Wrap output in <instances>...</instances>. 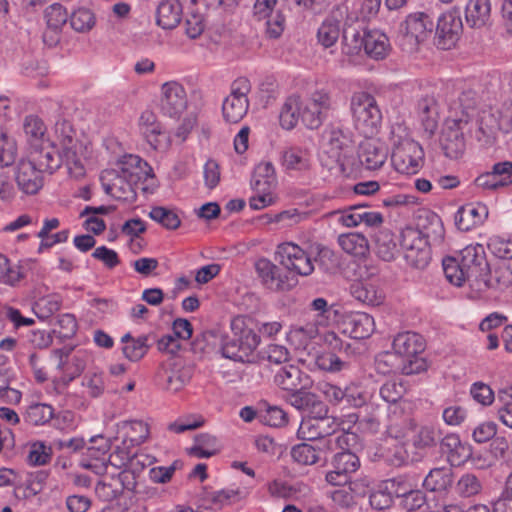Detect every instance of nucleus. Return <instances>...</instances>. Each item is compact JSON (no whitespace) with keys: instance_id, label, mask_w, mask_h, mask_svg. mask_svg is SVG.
Returning <instances> with one entry per match:
<instances>
[{"instance_id":"nucleus-1","label":"nucleus","mask_w":512,"mask_h":512,"mask_svg":"<svg viewBox=\"0 0 512 512\" xmlns=\"http://www.w3.org/2000/svg\"><path fill=\"white\" fill-rule=\"evenodd\" d=\"M55 135L57 155L51 149L31 152L28 157L36 162L43 174L44 172L52 173L64 164L71 177L81 178L85 174L84 146L78 140L76 132L68 121L63 120L56 123Z\"/></svg>"},{"instance_id":"nucleus-2","label":"nucleus","mask_w":512,"mask_h":512,"mask_svg":"<svg viewBox=\"0 0 512 512\" xmlns=\"http://www.w3.org/2000/svg\"><path fill=\"white\" fill-rule=\"evenodd\" d=\"M335 109V101L326 89H316L301 97L290 95L284 101L279 112L280 126L285 130L294 129L298 122L310 130H316Z\"/></svg>"},{"instance_id":"nucleus-3","label":"nucleus","mask_w":512,"mask_h":512,"mask_svg":"<svg viewBox=\"0 0 512 512\" xmlns=\"http://www.w3.org/2000/svg\"><path fill=\"white\" fill-rule=\"evenodd\" d=\"M153 178L152 168L139 156L124 155L115 167L102 171L100 180L104 191L116 200L132 203L140 181Z\"/></svg>"},{"instance_id":"nucleus-4","label":"nucleus","mask_w":512,"mask_h":512,"mask_svg":"<svg viewBox=\"0 0 512 512\" xmlns=\"http://www.w3.org/2000/svg\"><path fill=\"white\" fill-rule=\"evenodd\" d=\"M394 353H386L377 360L380 373L417 374L425 370V362L419 356L425 343L421 335L415 332L399 333L393 341Z\"/></svg>"},{"instance_id":"nucleus-5","label":"nucleus","mask_w":512,"mask_h":512,"mask_svg":"<svg viewBox=\"0 0 512 512\" xmlns=\"http://www.w3.org/2000/svg\"><path fill=\"white\" fill-rule=\"evenodd\" d=\"M392 145L391 161L401 174H416L422 167L424 153L422 147L410 137L404 123L395 122L390 129Z\"/></svg>"},{"instance_id":"nucleus-6","label":"nucleus","mask_w":512,"mask_h":512,"mask_svg":"<svg viewBox=\"0 0 512 512\" xmlns=\"http://www.w3.org/2000/svg\"><path fill=\"white\" fill-rule=\"evenodd\" d=\"M350 110L356 128L367 137L376 135L382 122V113L375 98L367 92H355Z\"/></svg>"},{"instance_id":"nucleus-7","label":"nucleus","mask_w":512,"mask_h":512,"mask_svg":"<svg viewBox=\"0 0 512 512\" xmlns=\"http://www.w3.org/2000/svg\"><path fill=\"white\" fill-rule=\"evenodd\" d=\"M322 148L323 152L342 170L353 164L355 145L348 130L337 126L327 128L323 133Z\"/></svg>"},{"instance_id":"nucleus-8","label":"nucleus","mask_w":512,"mask_h":512,"mask_svg":"<svg viewBox=\"0 0 512 512\" xmlns=\"http://www.w3.org/2000/svg\"><path fill=\"white\" fill-rule=\"evenodd\" d=\"M251 187L255 193L249 202L252 209L261 210L275 203L277 177L270 162H263L255 167Z\"/></svg>"},{"instance_id":"nucleus-9","label":"nucleus","mask_w":512,"mask_h":512,"mask_svg":"<svg viewBox=\"0 0 512 512\" xmlns=\"http://www.w3.org/2000/svg\"><path fill=\"white\" fill-rule=\"evenodd\" d=\"M434 27L433 20L423 12L412 13L400 24L397 40L402 49L412 53L425 41Z\"/></svg>"},{"instance_id":"nucleus-10","label":"nucleus","mask_w":512,"mask_h":512,"mask_svg":"<svg viewBox=\"0 0 512 512\" xmlns=\"http://www.w3.org/2000/svg\"><path fill=\"white\" fill-rule=\"evenodd\" d=\"M400 246L406 263L416 269H424L431 260V251L426 235L420 230L407 227L402 230Z\"/></svg>"},{"instance_id":"nucleus-11","label":"nucleus","mask_w":512,"mask_h":512,"mask_svg":"<svg viewBox=\"0 0 512 512\" xmlns=\"http://www.w3.org/2000/svg\"><path fill=\"white\" fill-rule=\"evenodd\" d=\"M250 91L251 83L247 78L240 77L232 82L230 94L222 104L223 117L227 122L238 123L247 114Z\"/></svg>"},{"instance_id":"nucleus-12","label":"nucleus","mask_w":512,"mask_h":512,"mask_svg":"<svg viewBox=\"0 0 512 512\" xmlns=\"http://www.w3.org/2000/svg\"><path fill=\"white\" fill-rule=\"evenodd\" d=\"M468 124V119L457 115H449L445 120L440 143L447 157L457 159L464 152V130Z\"/></svg>"},{"instance_id":"nucleus-13","label":"nucleus","mask_w":512,"mask_h":512,"mask_svg":"<svg viewBox=\"0 0 512 512\" xmlns=\"http://www.w3.org/2000/svg\"><path fill=\"white\" fill-rule=\"evenodd\" d=\"M254 268L262 285L270 291H289L297 283L294 277H290L267 258L256 260Z\"/></svg>"},{"instance_id":"nucleus-14","label":"nucleus","mask_w":512,"mask_h":512,"mask_svg":"<svg viewBox=\"0 0 512 512\" xmlns=\"http://www.w3.org/2000/svg\"><path fill=\"white\" fill-rule=\"evenodd\" d=\"M276 254L282 266L298 275L308 276L314 271L312 259L297 244L292 242L279 244Z\"/></svg>"},{"instance_id":"nucleus-15","label":"nucleus","mask_w":512,"mask_h":512,"mask_svg":"<svg viewBox=\"0 0 512 512\" xmlns=\"http://www.w3.org/2000/svg\"><path fill=\"white\" fill-rule=\"evenodd\" d=\"M188 107V97L185 88L177 81H169L161 86L160 109L163 114L180 117Z\"/></svg>"},{"instance_id":"nucleus-16","label":"nucleus","mask_w":512,"mask_h":512,"mask_svg":"<svg viewBox=\"0 0 512 512\" xmlns=\"http://www.w3.org/2000/svg\"><path fill=\"white\" fill-rule=\"evenodd\" d=\"M14 177L19 190L27 195L37 194L44 185L43 173L29 157L21 158L17 162Z\"/></svg>"},{"instance_id":"nucleus-17","label":"nucleus","mask_w":512,"mask_h":512,"mask_svg":"<svg viewBox=\"0 0 512 512\" xmlns=\"http://www.w3.org/2000/svg\"><path fill=\"white\" fill-rule=\"evenodd\" d=\"M138 127L142 136L154 150L166 151L170 147L171 138L162 130L154 112L143 111L139 117Z\"/></svg>"},{"instance_id":"nucleus-18","label":"nucleus","mask_w":512,"mask_h":512,"mask_svg":"<svg viewBox=\"0 0 512 512\" xmlns=\"http://www.w3.org/2000/svg\"><path fill=\"white\" fill-rule=\"evenodd\" d=\"M277 0H256L253 7L254 17L265 21L266 33L271 38H278L284 31L285 18L277 8Z\"/></svg>"},{"instance_id":"nucleus-19","label":"nucleus","mask_w":512,"mask_h":512,"mask_svg":"<svg viewBox=\"0 0 512 512\" xmlns=\"http://www.w3.org/2000/svg\"><path fill=\"white\" fill-rule=\"evenodd\" d=\"M91 446L87 447L82 455L79 465L93 471L95 474H103L106 471L108 461L107 453L110 449L109 441L101 435L90 439Z\"/></svg>"},{"instance_id":"nucleus-20","label":"nucleus","mask_w":512,"mask_h":512,"mask_svg":"<svg viewBox=\"0 0 512 512\" xmlns=\"http://www.w3.org/2000/svg\"><path fill=\"white\" fill-rule=\"evenodd\" d=\"M157 377L166 390L178 392L190 381L192 372L180 360L172 359L161 366Z\"/></svg>"},{"instance_id":"nucleus-21","label":"nucleus","mask_w":512,"mask_h":512,"mask_svg":"<svg viewBox=\"0 0 512 512\" xmlns=\"http://www.w3.org/2000/svg\"><path fill=\"white\" fill-rule=\"evenodd\" d=\"M321 422L324 438L320 441L318 450L334 451L336 448L343 449L349 445V434L345 433V427L334 417L328 415L317 416Z\"/></svg>"},{"instance_id":"nucleus-22","label":"nucleus","mask_w":512,"mask_h":512,"mask_svg":"<svg viewBox=\"0 0 512 512\" xmlns=\"http://www.w3.org/2000/svg\"><path fill=\"white\" fill-rule=\"evenodd\" d=\"M300 361L311 370L330 373L340 372L348 366L337 353L321 349L308 351L305 356H300Z\"/></svg>"},{"instance_id":"nucleus-23","label":"nucleus","mask_w":512,"mask_h":512,"mask_svg":"<svg viewBox=\"0 0 512 512\" xmlns=\"http://www.w3.org/2000/svg\"><path fill=\"white\" fill-rule=\"evenodd\" d=\"M375 330L374 318L364 312L346 314L341 322V331L353 339H365Z\"/></svg>"},{"instance_id":"nucleus-24","label":"nucleus","mask_w":512,"mask_h":512,"mask_svg":"<svg viewBox=\"0 0 512 512\" xmlns=\"http://www.w3.org/2000/svg\"><path fill=\"white\" fill-rule=\"evenodd\" d=\"M288 402L295 409L302 412L304 417L312 415L321 417L328 414L327 405L322 402L316 394L305 390V388H301L300 390L291 393L288 398Z\"/></svg>"},{"instance_id":"nucleus-25","label":"nucleus","mask_w":512,"mask_h":512,"mask_svg":"<svg viewBox=\"0 0 512 512\" xmlns=\"http://www.w3.org/2000/svg\"><path fill=\"white\" fill-rule=\"evenodd\" d=\"M488 214V207L485 204L468 203L457 211L455 223L460 230L469 231L482 225Z\"/></svg>"},{"instance_id":"nucleus-26","label":"nucleus","mask_w":512,"mask_h":512,"mask_svg":"<svg viewBox=\"0 0 512 512\" xmlns=\"http://www.w3.org/2000/svg\"><path fill=\"white\" fill-rule=\"evenodd\" d=\"M364 47L362 34L352 29L346 31L343 36L342 43V56L341 65L344 66H358L363 63L364 60Z\"/></svg>"},{"instance_id":"nucleus-27","label":"nucleus","mask_w":512,"mask_h":512,"mask_svg":"<svg viewBox=\"0 0 512 512\" xmlns=\"http://www.w3.org/2000/svg\"><path fill=\"white\" fill-rule=\"evenodd\" d=\"M462 29V21L459 15L454 12L442 14L437 22L436 34L439 38V45L442 48H449L457 39Z\"/></svg>"},{"instance_id":"nucleus-28","label":"nucleus","mask_w":512,"mask_h":512,"mask_svg":"<svg viewBox=\"0 0 512 512\" xmlns=\"http://www.w3.org/2000/svg\"><path fill=\"white\" fill-rule=\"evenodd\" d=\"M458 260L462 264L464 271H468V275H480L488 270L485 250L481 244H471L463 248Z\"/></svg>"},{"instance_id":"nucleus-29","label":"nucleus","mask_w":512,"mask_h":512,"mask_svg":"<svg viewBox=\"0 0 512 512\" xmlns=\"http://www.w3.org/2000/svg\"><path fill=\"white\" fill-rule=\"evenodd\" d=\"M387 156V149L377 140H366L360 147L359 158L366 169L377 170L381 168L386 162Z\"/></svg>"},{"instance_id":"nucleus-30","label":"nucleus","mask_w":512,"mask_h":512,"mask_svg":"<svg viewBox=\"0 0 512 512\" xmlns=\"http://www.w3.org/2000/svg\"><path fill=\"white\" fill-rule=\"evenodd\" d=\"M275 383L283 390L294 393L309 384V378L294 365L281 367L275 375Z\"/></svg>"},{"instance_id":"nucleus-31","label":"nucleus","mask_w":512,"mask_h":512,"mask_svg":"<svg viewBox=\"0 0 512 512\" xmlns=\"http://www.w3.org/2000/svg\"><path fill=\"white\" fill-rule=\"evenodd\" d=\"M136 447L123 439L108 456L109 464L118 469L135 470L138 464L143 468L145 464L140 461V456L135 451Z\"/></svg>"},{"instance_id":"nucleus-32","label":"nucleus","mask_w":512,"mask_h":512,"mask_svg":"<svg viewBox=\"0 0 512 512\" xmlns=\"http://www.w3.org/2000/svg\"><path fill=\"white\" fill-rule=\"evenodd\" d=\"M364 54L375 60L384 59L389 52V39L379 30H370L362 34Z\"/></svg>"},{"instance_id":"nucleus-33","label":"nucleus","mask_w":512,"mask_h":512,"mask_svg":"<svg viewBox=\"0 0 512 512\" xmlns=\"http://www.w3.org/2000/svg\"><path fill=\"white\" fill-rule=\"evenodd\" d=\"M281 164L287 171H306L310 168V151L301 146H290L283 150Z\"/></svg>"},{"instance_id":"nucleus-34","label":"nucleus","mask_w":512,"mask_h":512,"mask_svg":"<svg viewBox=\"0 0 512 512\" xmlns=\"http://www.w3.org/2000/svg\"><path fill=\"white\" fill-rule=\"evenodd\" d=\"M490 0H468L465 7V19L472 28H482L491 20Z\"/></svg>"},{"instance_id":"nucleus-35","label":"nucleus","mask_w":512,"mask_h":512,"mask_svg":"<svg viewBox=\"0 0 512 512\" xmlns=\"http://www.w3.org/2000/svg\"><path fill=\"white\" fill-rule=\"evenodd\" d=\"M386 487L390 490L393 497L404 498V506L413 505L419 506L425 502L422 493L415 490L413 485L408 483L402 478H394L386 480Z\"/></svg>"},{"instance_id":"nucleus-36","label":"nucleus","mask_w":512,"mask_h":512,"mask_svg":"<svg viewBox=\"0 0 512 512\" xmlns=\"http://www.w3.org/2000/svg\"><path fill=\"white\" fill-rule=\"evenodd\" d=\"M183 5L178 0H163L157 9V23L163 29H173L181 21Z\"/></svg>"},{"instance_id":"nucleus-37","label":"nucleus","mask_w":512,"mask_h":512,"mask_svg":"<svg viewBox=\"0 0 512 512\" xmlns=\"http://www.w3.org/2000/svg\"><path fill=\"white\" fill-rule=\"evenodd\" d=\"M338 244L345 253L356 258L365 257L369 252V242L361 233L341 234L338 236Z\"/></svg>"},{"instance_id":"nucleus-38","label":"nucleus","mask_w":512,"mask_h":512,"mask_svg":"<svg viewBox=\"0 0 512 512\" xmlns=\"http://www.w3.org/2000/svg\"><path fill=\"white\" fill-rule=\"evenodd\" d=\"M321 322V319H317L313 322L292 326L287 334L288 340L298 349L303 348L305 350L307 343L320 334L319 325Z\"/></svg>"},{"instance_id":"nucleus-39","label":"nucleus","mask_w":512,"mask_h":512,"mask_svg":"<svg viewBox=\"0 0 512 512\" xmlns=\"http://www.w3.org/2000/svg\"><path fill=\"white\" fill-rule=\"evenodd\" d=\"M231 329L234 336L238 337V342H240V347L244 355H247L258 347L260 337L252 329L245 326L243 317L233 318L231 321Z\"/></svg>"},{"instance_id":"nucleus-40","label":"nucleus","mask_w":512,"mask_h":512,"mask_svg":"<svg viewBox=\"0 0 512 512\" xmlns=\"http://www.w3.org/2000/svg\"><path fill=\"white\" fill-rule=\"evenodd\" d=\"M121 343L124 356L132 362L141 360L149 350L148 336L146 335L133 337L130 333H126L122 336Z\"/></svg>"},{"instance_id":"nucleus-41","label":"nucleus","mask_w":512,"mask_h":512,"mask_svg":"<svg viewBox=\"0 0 512 512\" xmlns=\"http://www.w3.org/2000/svg\"><path fill=\"white\" fill-rule=\"evenodd\" d=\"M418 116L426 131L433 133L438 124V105L434 97L426 96L418 101Z\"/></svg>"},{"instance_id":"nucleus-42","label":"nucleus","mask_w":512,"mask_h":512,"mask_svg":"<svg viewBox=\"0 0 512 512\" xmlns=\"http://www.w3.org/2000/svg\"><path fill=\"white\" fill-rule=\"evenodd\" d=\"M22 129L27 142L31 145L41 142L47 131L43 120L35 114H29L24 117Z\"/></svg>"},{"instance_id":"nucleus-43","label":"nucleus","mask_w":512,"mask_h":512,"mask_svg":"<svg viewBox=\"0 0 512 512\" xmlns=\"http://www.w3.org/2000/svg\"><path fill=\"white\" fill-rule=\"evenodd\" d=\"M477 103V96L473 90L461 92L457 100L450 104V115H457L469 120Z\"/></svg>"},{"instance_id":"nucleus-44","label":"nucleus","mask_w":512,"mask_h":512,"mask_svg":"<svg viewBox=\"0 0 512 512\" xmlns=\"http://www.w3.org/2000/svg\"><path fill=\"white\" fill-rule=\"evenodd\" d=\"M122 428L125 431L123 439L133 446L143 444L149 437L150 430L148 425L140 420L126 421L122 423Z\"/></svg>"},{"instance_id":"nucleus-45","label":"nucleus","mask_w":512,"mask_h":512,"mask_svg":"<svg viewBox=\"0 0 512 512\" xmlns=\"http://www.w3.org/2000/svg\"><path fill=\"white\" fill-rule=\"evenodd\" d=\"M501 406L498 409L499 420L512 429V384L502 386L497 392Z\"/></svg>"},{"instance_id":"nucleus-46","label":"nucleus","mask_w":512,"mask_h":512,"mask_svg":"<svg viewBox=\"0 0 512 512\" xmlns=\"http://www.w3.org/2000/svg\"><path fill=\"white\" fill-rule=\"evenodd\" d=\"M61 297L58 294H49L39 298L33 306L34 313L39 319H48L59 311Z\"/></svg>"},{"instance_id":"nucleus-47","label":"nucleus","mask_w":512,"mask_h":512,"mask_svg":"<svg viewBox=\"0 0 512 512\" xmlns=\"http://www.w3.org/2000/svg\"><path fill=\"white\" fill-rule=\"evenodd\" d=\"M454 489L459 497L469 498L482 491V483L476 475L465 473L458 479Z\"/></svg>"},{"instance_id":"nucleus-48","label":"nucleus","mask_w":512,"mask_h":512,"mask_svg":"<svg viewBox=\"0 0 512 512\" xmlns=\"http://www.w3.org/2000/svg\"><path fill=\"white\" fill-rule=\"evenodd\" d=\"M352 294L356 299L370 305H378L382 302V294L377 287L368 282H358L352 286Z\"/></svg>"},{"instance_id":"nucleus-49","label":"nucleus","mask_w":512,"mask_h":512,"mask_svg":"<svg viewBox=\"0 0 512 512\" xmlns=\"http://www.w3.org/2000/svg\"><path fill=\"white\" fill-rule=\"evenodd\" d=\"M491 120L490 116L477 120H472L470 117L467 126L471 136L480 143L489 144L493 138V126L489 124Z\"/></svg>"},{"instance_id":"nucleus-50","label":"nucleus","mask_w":512,"mask_h":512,"mask_svg":"<svg viewBox=\"0 0 512 512\" xmlns=\"http://www.w3.org/2000/svg\"><path fill=\"white\" fill-rule=\"evenodd\" d=\"M17 156L16 140L0 127V167H8L14 163Z\"/></svg>"},{"instance_id":"nucleus-51","label":"nucleus","mask_w":512,"mask_h":512,"mask_svg":"<svg viewBox=\"0 0 512 512\" xmlns=\"http://www.w3.org/2000/svg\"><path fill=\"white\" fill-rule=\"evenodd\" d=\"M340 36V24L333 19L325 20L317 31V39L321 46L330 48L336 44Z\"/></svg>"},{"instance_id":"nucleus-52","label":"nucleus","mask_w":512,"mask_h":512,"mask_svg":"<svg viewBox=\"0 0 512 512\" xmlns=\"http://www.w3.org/2000/svg\"><path fill=\"white\" fill-rule=\"evenodd\" d=\"M24 277V269L21 265L11 264L6 256L0 254V282L13 286Z\"/></svg>"},{"instance_id":"nucleus-53","label":"nucleus","mask_w":512,"mask_h":512,"mask_svg":"<svg viewBox=\"0 0 512 512\" xmlns=\"http://www.w3.org/2000/svg\"><path fill=\"white\" fill-rule=\"evenodd\" d=\"M88 355L85 351H77L70 359V362L65 365L62 361L59 367L63 370V381L65 384L72 381L75 377L80 375L85 369Z\"/></svg>"},{"instance_id":"nucleus-54","label":"nucleus","mask_w":512,"mask_h":512,"mask_svg":"<svg viewBox=\"0 0 512 512\" xmlns=\"http://www.w3.org/2000/svg\"><path fill=\"white\" fill-rule=\"evenodd\" d=\"M451 483L450 471L445 468L432 469L423 480V486L429 491H443Z\"/></svg>"},{"instance_id":"nucleus-55","label":"nucleus","mask_w":512,"mask_h":512,"mask_svg":"<svg viewBox=\"0 0 512 512\" xmlns=\"http://www.w3.org/2000/svg\"><path fill=\"white\" fill-rule=\"evenodd\" d=\"M321 422L317 415L303 417L298 428V437L302 440L313 441L316 439H323Z\"/></svg>"},{"instance_id":"nucleus-56","label":"nucleus","mask_w":512,"mask_h":512,"mask_svg":"<svg viewBox=\"0 0 512 512\" xmlns=\"http://www.w3.org/2000/svg\"><path fill=\"white\" fill-rule=\"evenodd\" d=\"M54 417L52 406L44 403L31 404L26 411V420L35 426L48 423Z\"/></svg>"},{"instance_id":"nucleus-57","label":"nucleus","mask_w":512,"mask_h":512,"mask_svg":"<svg viewBox=\"0 0 512 512\" xmlns=\"http://www.w3.org/2000/svg\"><path fill=\"white\" fill-rule=\"evenodd\" d=\"M332 467L350 476L351 473L358 470L360 467V461L354 453L346 450V447H344L333 457Z\"/></svg>"},{"instance_id":"nucleus-58","label":"nucleus","mask_w":512,"mask_h":512,"mask_svg":"<svg viewBox=\"0 0 512 512\" xmlns=\"http://www.w3.org/2000/svg\"><path fill=\"white\" fill-rule=\"evenodd\" d=\"M443 270L447 280L455 286H462L468 278V271H464L462 264L456 258L444 259Z\"/></svg>"},{"instance_id":"nucleus-59","label":"nucleus","mask_w":512,"mask_h":512,"mask_svg":"<svg viewBox=\"0 0 512 512\" xmlns=\"http://www.w3.org/2000/svg\"><path fill=\"white\" fill-rule=\"evenodd\" d=\"M149 216L166 229H177L181 224L178 214L174 210L166 207H153L149 212Z\"/></svg>"},{"instance_id":"nucleus-60","label":"nucleus","mask_w":512,"mask_h":512,"mask_svg":"<svg viewBox=\"0 0 512 512\" xmlns=\"http://www.w3.org/2000/svg\"><path fill=\"white\" fill-rule=\"evenodd\" d=\"M220 450L218 439L210 434H201L196 438L193 453L199 458H209Z\"/></svg>"},{"instance_id":"nucleus-61","label":"nucleus","mask_w":512,"mask_h":512,"mask_svg":"<svg viewBox=\"0 0 512 512\" xmlns=\"http://www.w3.org/2000/svg\"><path fill=\"white\" fill-rule=\"evenodd\" d=\"M70 25L77 32H88L95 25V16L87 8H78L70 17Z\"/></svg>"},{"instance_id":"nucleus-62","label":"nucleus","mask_w":512,"mask_h":512,"mask_svg":"<svg viewBox=\"0 0 512 512\" xmlns=\"http://www.w3.org/2000/svg\"><path fill=\"white\" fill-rule=\"evenodd\" d=\"M465 283H467L469 287V298H483L490 287V282L488 280V270L481 273L480 275L472 276L469 274Z\"/></svg>"},{"instance_id":"nucleus-63","label":"nucleus","mask_w":512,"mask_h":512,"mask_svg":"<svg viewBox=\"0 0 512 512\" xmlns=\"http://www.w3.org/2000/svg\"><path fill=\"white\" fill-rule=\"evenodd\" d=\"M440 438L438 429L432 425L420 426L413 436V444L417 448L434 446Z\"/></svg>"},{"instance_id":"nucleus-64","label":"nucleus","mask_w":512,"mask_h":512,"mask_svg":"<svg viewBox=\"0 0 512 512\" xmlns=\"http://www.w3.org/2000/svg\"><path fill=\"white\" fill-rule=\"evenodd\" d=\"M291 456L295 462L301 465H313L319 459L317 449L307 443L295 445L291 450Z\"/></svg>"}]
</instances>
